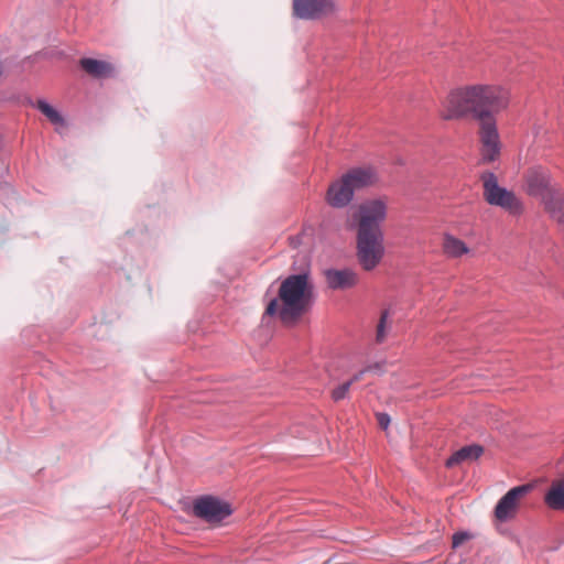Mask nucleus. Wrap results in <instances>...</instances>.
Masks as SVG:
<instances>
[{
  "label": "nucleus",
  "instance_id": "2eb2a0df",
  "mask_svg": "<svg viewBox=\"0 0 564 564\" xmlns=\"http://www.w3.org/2000/svg\"><path fill=\"white\" fill-rule=\"evenodd\" d=\"M79 65L89 76L94 78H109L115 75V66L106 61L84 57Z\"/></svg>",
  "mask_w": 564,
  "mask_h": 564
},
{
  "label": "nucleus",
  "instance_id": "dca6fc26",
  "mask_svg": "<svg viewBox=\"0 0 564 564\" xmlns=\"http://www.w3.org/2000/svg\"><path fill=\"white\" fill-rule=\"evenodd\" d=\"M541 202L554 219L564 223V195L556 186L544 195Z\"/></svg>",
  "mask_w": 564,
  "mask_h": 564
},
{
  "label": "nucleus",
  "instance_id": "f3484780",
  "mask_svg": "<svg viewBox=\"0 0 564 564\" xmlns=\"http://www.w3.org/2000/svg\"><path fill=\"white\" fill-rule=\"evenodd\" d=\"M484 453V448L480 445H467L456 451L447 460V467H454L462 463H470L478 459Z\"/></svg>",
  "mask_w": 564,
  "mask_h": 564
},
{
  "label": "nucleus",
  "instance_id": "ddd939ff",
  "mask_svg": "<svg viewBox=\"0 0 564 564\" xmlns=\"http://www.w3.org/2000/svg\"><path fill=\"white\" fill-rule=\"evenodd\" d=\"M345 182L355 191L368 187L376 183L377 175L371 167H357L343 175Z\"/></svg>",
  "mask_w": 564,
  "mask_h": 564
},
{
  "label": "nucleus",
  "instance_id": "4be33fe9",
  "mask_svg": "<svg viewBox=\"0 0 564 564\" xmlns=\"http://www.w3.org/2000/svg\"><path fill=\"white\" fill-rule=\"evenodd\" d=\"M351 381L344 382L332 391V398L334 401H340L346 398L350 389Z\"/></svg>",
  "mask_w": 564,
  "mask_h": 564
},
{
  "label": "nucleus",
  "instance_id": "9b49d317",
  "mask_svg": "<svg viewBox=\"0 0 564 564\" xmlns=\"http://www.w3.org/2000/svg\"><path fill=\"white\" fill-rule=\"evenodd\" d=\"M554 186L549 171L542 166L531 167L524 174V191L530 196L541 199Z\"/></svg>",
  "mask_w": 564,
  "mask_h": 564
},
{
  "label": "nucleus",
  "instance_id": "aec40b11",
  "mask_svg": "<svg viewBox=\"0 0 564 564\" xmlns=\"http://www.w3.org/2000/svg\"><path fill=\"white\" fill-rule=\"evenodd\" d=\"M36 108L53 123V124H63L64 119L61 116V113L53 108L50 104H47L45 100H37L36 101Z\"/></svg>",
  "mask_w": 564,
  "mask_h": 564
},
{
  "label": "nucleus",
  "instance_id": "39448f33",
  "mask_svg": "<svg viewBox=\"0 0 564 564\" xmlns=\"http://www.w3.org/2000/svg\"><path fill=\"white\" fill-rule=\"evenodd\" d=\"M357 258L366 271L373 270L384 254L383 234L357 232Z\"/></svg>",
  "mask_w": 564,
  "mask_h": 564
},
{
  "label": "nucleus",
  "instance_id": "f8f14e48",
  "mask_svg": "<svg viewBox=\"0 0 564 564\" xmlns=\"http://www.w3.org/2000/svg\"><path fill=\"white\" fill-rule=\"evenodd\" d=\"M354 197L351 187L345 182L341 176L340 180L332 183L326 193V202L335 208H343L347 206Z\"/></svg>",
  "mask_w": 564,
  "mask_h": 564
},
{
  "label": "nucleus",
  "instance_id": "5701e85b",
  "mask_svg": "<svg viewBox=\"0 0 564 564\" xmlns=\"http://www.w3.org/2000/svg\"><path fill=\"white\" fill-rule=\"evenodd\" d=\"M470 539V534L466 532H457L453 535V547H458L462 545L465 541Z\"/></svg>",
  "mask_w": 564,
  "mask_h": 564
},
{
  "label": "nucleus",
  "instance_id": "423d86ee",
  "mask_svg": "<svg viewBox=\"0 0 564 564\" xmlns=\"http://www.w3.org/2000/svg\"><path fill=\"white\" fill-rule=\"evenodd\" d=\"M478 138L481 161L490 163L498 160L501 151V141L495 117L478 121Z\"/></svg>",
  "mask_w": 564,
  "mask_h": 564
},
{
  "label": "nucleus",
  "instance_id": "0eeeda50",
  "mask_svg": "<svg viewBox=\"0 0 564 564\" xmlns=\"http://www.w3.org/2000/svg\"><path fill=\"white\" fill-rule=\"evenodd\" d=\"M468 86L453 89L442 101L440 116L445 120H456L473 116Z\"/></svg>",
  "mask_w": 564,
  "mask_h": 564
},
{
  "label": "nucleus",
  "instance_id": "b1692460",
  "mask_svg": "<svg viewBox=\"0 0 564 564\" xmlns=\"http://www.w3.org/2000/svg\"><path fill=\"white\" fill-rule=\"evenodd\" d=\"M378 422L382 429H387L390 423V417L384 413H379L377 415Z\"/></svg>",
  "mask_w": 564,
  "mask_h": 564
},
{
  "label": "nucleus",
  "instance_id": "393cba45",
  "mask_svg": "<svg viewBox=\"0 0 564 564\" xmlns=\"http://www.w3.org/2000/svg\"><path fill=\"white\" fill-rule=\"evenodd\" d=\"M365 371H366V370H361V371L357 372L356 375H354V376H352V378L349 380V381H351V384H352L354 382H357V381L361 380V378H362V376H364Z\"/></svg>",
  "mask_w": 564,
  "mask_h": 564
},
{
  "label": "nucleus",
  "instance_id": "9d476101",
  "mask_svg": "<svg viewBox=\"0 0 564 564\" xmlns=\"http://www.w3.org/2000/svg\"><path fill=\"white\" fill-rule=\"evenodd\" d=\"M333 0H293L294 15L303 20H317L334 13Z\"/></svg>",
  "mask_w": 564,
  "mask_h": 564
},
{
  "label": "nucleus",
  "instance_id": "1a4fd4ad",
  "mask_svg": "<svg viewBox=\"0 0 564 564\" xmlns=\"http://www.w3.org/2000/svg\"><path fill=\"white\" fill-rule=\"evenodd\" d=\"M531 485H521L510 489L500 498L495 507V517L499 522H506L516 517L521 500L531 491Z\"/></svg>",
  "mask_w": 564,
  "mask_h": 564
},
{
  "label": "nucleus",
  "instance_id": "412c9836",
  "mask_svg": "<svg viewBox=\"0 0 564 564\" xmlns=\"http://www.w3.org/2000/svg\"><path fill=\"white\" fill-rule=\"evenodd\" d=\"M388 316H389V312L388 311H383L381 313V316H380V321H379V324L377 326V341L378 343H382L386 338V324H387V319H388Z\"/></svg>",
  "mask_w": 564,
  "mask_h": 564
},
{
  "label": "nucleus",
  "instance_id": "20e7f679",
  "mask_svg": "<svg viewBox=\"0 0 564 564\" xmlns=\"http://www.w3.org/2000/svg\"><path fill=\"white\" fill-rule=\"evenodd\" d=\"M481 181L484 184V197L488 204L499 206L511 214H520L522 212L521 202L511 191L499 186L497 176L494 173H484Z\"/></svg>",
  "mask_w": 564,
  "mask_h": 564
},
{
  "label": "nucleus",
  "instance_id": "4468645a",
  "mask_svg": "<svg viewBox=\"0 0 564 564\" xmlns=\"http://www.w3.org/2000/svg\"><path fill=\"white\" fill-rule=\"evenodd\" d=\"M327 285L334 290L350 289L357 284V274L349 269L336 270L329 269L325 271Z\"/></svg>",
  "mask_w": 564,
  "mask_h": 564
},
{
  "label": "nucleus",
  "instance_id": "f257e3e1",
  "mask_svg": "<svg viewBox=\"0 0 564 564\" xmlns=\"http://www.w3.org/2000/svg\"><path fill=\"white\" fill-rule=\"evenodd\" d=\"M314 285L305 272L285 278L264 311L268 316H278L284 324L295 323L311 306Z\"/></svg>",
  "mask_w": 564,
  "mask_h": 564
},
{
  "label": "nucleus",
  "instance_id": "f03ea898",
  "mask_svg": "<svg viewBox=\"0 0 564 564\" xmlns=\"http://www.w3.org/2000/svg\"><path fill=\"white\" fill-rule=\"evenodd\" d=\"M468 88L473 102V118L477 121L494 118L508 107V93L499 86L470 85Z\"/></svg>",
  "mask_w": 564,
  "mask_h": 564
},
{
  "label": "nucleus",
  "instance_id": "6ab92c4d",
  "mask_svg": "<svg viewBox=\"0 0 564 564\" xmlns=\"http://www.w3.org/2000/svg\"><path fill=\"white\" fill-rule=\"evenodd\" d=\"M442 248L448 258H459L469 252V248L463 240L449 234L444 235Z\"/></svg>",
  "mask_w": 564,
  "mask_h": 564
},
{
  "label": "nucleus",
  "instance_id": "a211bd4d",
  "mask_svg": "<svg viewBox=\"0 0 564 564\" xmlns=\"http://www.w3.org/2000/svg\"><path fill=\"white\" fill-rule=\"evenodd\" d=\"M544 502L552 510H564V479L552 481L544 496Z\"/></svg>",
  "mask_w": 564,
  "mask_h": 564
},
{
  "label": "nucleus",
  "instance_id": "7ed1b4c3",
  "mask_svg": "<svg viewBox=\"0 0 564 564\" xmlns=\"http://www.w3.org/2000/svg\"><path fill=\"white\" fill-rule=\"evenodd\" d=\"M388 202L373 198L360 203L351 214V221L361 234H383L380 225L386 220Z\"/></svg>",
  "mask_w": 564,
  "mask_h": 564
},
{
  "label": "nucleus",
  "instance_id": "6e6552de",
  "mask_svg": "<svg viewBox=\"0 0 564 564\" xmlns=\"http://www.w3.org/2000/svg\"><path fill=\"white\" fill-rule=\"evenodd\" d=\"M193 512L206 522L216 524L229 517L232 509L226 501L213 496H205L194 502Z\"/></svg>",
  "mask_w": 564,
  "mask_h": 564
}]
</instances>
